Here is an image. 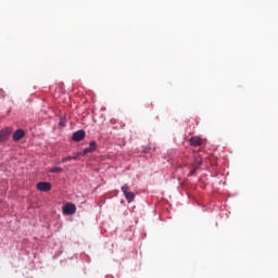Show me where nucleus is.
<instances>
[{
  "mask_svg": "<svg viewBox=\"0 0 278 278\" xmlns=\"http://www.w3.org/2000/svg\"><path fill=\"white\" fill-rule=\"evenodd\" d=\"M75 212H77L75 204H66L63 208V214H68L70 216H73Z\"/></svg>",
  "mask_w": 278,
  "mask_h": 278,
  "instance_id": "20e7f679",
  "label": "nucleus"
},
{
  "mask_svg": "<svg viewBox=\"0 0 278 278\" xmlns=\"http://www.w3.org/2000/svg\"><path fill=\"white\" fill-rule=\"evenodd\" d=\"M89 149L90 151H94L97 149V142L92 141L90 144H89Z\"/></svg>",
  "mask_w": 278,
  "mask_h": 278,
  "instance_id": "f8f14e48",
  "label": "nucleus"
},
{
  "mask_svg": "<svg viewBox=\"0 0 278 278\" xmlns=\"http://www.w3.org/2000/svg\"><path fill=\"white\" fill-rule=\"evenodd\" d=\"M61 127H64L66 125V119H61L60 124Z\"/></svg>",
  "mask_w": 278,
  "mask_h": 278,
  "instance_id": "2eb2a0df",
  "label": "nucleus"
},
{
  "mask_svg": "<svg viewBox=\"0 0 278 278\" xmlns=\"http://www.w3.org/2000/svg\"><path fill=\"white\" fill-rule=\"evenodd\" d=\"M37 190H39L40 192H49V190H51V184L45 181L38 182Z\"/></svg>",
  "mask_w": 278,
  "mask_h": 278,
  "instance_id": "7ed1b4c3",
  "label": "nucleus"
},
{
  "mask_svg": "<svg viewBox=\"0 0 278 278\" xmlns=\"http://www.w3.org/2000/svg\"><path fill=\"white\" fill-rule=\"evenodd\" d=\"M84 138H86V131L83 129L75 131L72 136V140H74V142H81Z\"/></svg>",
  "mask_w": 278,
  "mask_h": 278,
  "instance_id": "f03ea898",
  "label": "nucleus"
},
{
  "mask_svg": "<svg viewBox=\"0 0 278 278\" xmlns=\"http://www.w3.org/2000/svg\"><path fill=\"white\" fill-rule=\"evenodd\" d=\"M10 138V129L5 128L0 131V142H5Z\"/></svg>",
  "mask_w": 278,
  "mask_h": 278,
  "instance_id": "0eeeda50",
  "label": "nucleus"
},
{
  "mask_svg": "<svg viewBox=\"0 0 278 278\" xmlns=\"http://www.w3.org/2000/svg\"><path fill=\"white\" fill-rule=\"evenodd\" d=\"M72 161H73V156H66L61 160V164H66V162H72Z\"/></svg>",
  "mask_w": 278,
  "mask_h": 278,
  "instance_id": "1a4fd4ad",
  "label": "nucleus"
},
{
  "mask_svg": "<svg viewBox=\"0 0 278 278\" xmlns=\"http://www.w3.org/2000/svg\"><path fill=\"white\" fill-rule=\"evenodd\" d=\"M23 138H25V130L23 129H17L13 134V140H15V142H18V140H23Z\"/></svg>",
  "mask_w": 278,
  "mask_h": 278,
  "instance_id": "423d86ee",
  "label": "nucleus"
},
{
  "mask_svg": "<svg viewBox=\"0 0 278 278\" xmlns=\"http://www.w3.org/2000/svg\"><path fill=\"white\" fill-rule=\"evenodd\" d=\"M50 173H62V167H52L50 168Z\"/></svg>",
  "mask_w": 278,
  "mask_h": 278,
  "instance_id": "9d476101",
  "label": "nucleus"
},
{
  "mask_svg": "<svg viewBox=\"0 0 278 278\" xmlns=\"http://www.w3.org/2000/svg\"><path fill=\"white\" fill-rule=\"evenodd\" d=\"M88 153H92L90 148H86L84 151L80 152V155H88Z\"/></svg>",
  "mask_w": 278,
  "mask_h": 278,
  "instance_id": "9b49d317",
  "label": "nucleus"
},
{
  "mask_svg": "<svg viewBox=\"0 0 278 278\" xmlns=\"http://www.w3.org/2000/svg\"><path fill=\"white\" fill-rule=\"evenodd\" d=\"M189 144L190 147H201L203 144V139H201V137H191L189 139Z\"/></svg>",
  "mask_w": 278,
  "mask_h": 278,
  "instance_id": "39448f33",
  "label": "nucleus"
},
{
  "mask_svg": "<svg viewBox=\"0 0 278 278\" xmlns=\"http://www.w3.org/2000/svg\"><path fill=\"white\" fill-rule=\"evenodd\" d=\"M81 155L80 152L76 153V155L72 156V160L77 161L79 160V156Z\"/></svg>",
  "mask_w": 278,
  "mask_h": 278,
  "instance_id": "4468645a",
  "label": "nucleus"
},
{
  "mask_svg": "<svg viewBox=\"0 0 278 278\" xmlns=\"http://www.w3.org/2000/svg\"><path fill=\"white\" fill-rule=\"evenodd\" d=\"M202 164H203V159L202 157H195L194 159L193 167L199 168V166H201Z\"/></svg>",
  "mask_w": 278,
  "mask_h": 278,
  "instance_id": "6e6552de",
  "label": "nucleus"
},
{
  "mask_svg": "<svg viewBox=\"0 0 278 278\" xmlns=\"http://www.w3.org/2000/svg\"><path fill=\"white\" fill-rule=\"evenodd\" d=\"M121 190H122L126 201L128 203H132L134 199H136V194L130 191L129 185L122 186Z\"/></svg>",
  "mask_w": 278,
  "mask_h": 278,
  "instance_id": "f257e3e1",
  "label": "nucleus"
},
{
  "mask_svg": "<svg viewBox=\"0 0 278 278\" xmlns=\"http://www.w3.org/2000/svg\"><path fill=\"white\" fill-rule=\"evenodd\" d=\"M197 170H199V167L193 166L192 170H190V173H189V177H192V175H194V173H197Z\"/></svg>",
  "mask_w": 278,
  "mask_h": 278,
  "instance_id": "ddd939ff",
  "label": "nucleus"
}]
</instances>
